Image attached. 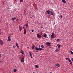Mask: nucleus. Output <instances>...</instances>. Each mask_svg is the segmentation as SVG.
<instances>
[{"label": "nucleus", "mask_w": 73, "mask_h": 73, "mask_svg": "<svg viewBox=\"0 0 73 73\" xmlns=\"http://www.w3.org/2000/svg\"><path fill=\"white\" fill-rule=\"evenodd\" d=\"M19 28H20V27H21V26H20V25H19Z\"/></svg>", "instance_id": "37"}, {"label": "nucleus", "mask_w": 73, "mask_h": 73, "mask_svg": "<svg viewBox=\"0 0 73 73\" xmlns=\"http://www.w3.org/2000/svg\"><path fill=\"white\" fill-rule=\"evenodd\" d=\"M46 12H47L48 14L50 15V11H49V10H47V11H46Z\"/></svg>", "instance_id": "7"}, {"label": "nucleus", "mask_w": 73, "mask_h": 73, "mask_svg": "<svg viewBox=\"0 0 73 73\" xmlns=\"http://www.w3.org/2000/svg\"><path fill=\"white\" fill-rule=\"evenodd\" d=\"M17 48H18L19 49L20 48L19 47V46L18 44V46H17Z\"/></svg>", "instance_id": "32"}, {"label": "nucleus", "mask_w": 73, "mask_h": 73, "mask_svg": "<svg viewBox=\"0 0 73 73\" xmlns=\"http://www.w3.org/2000/svg\"><path fill=\"white\" fill-rule=\"evenodd\" d=\"M25 26H26V27H27L28 26V24L27 23L26 25H25Z\"/></svg>", "instance_id": "18"}, {"label": "nucleus", "mask_w": 73, "mask_h": 73, "mask_svg": "<svg viewBox=\"0 0 73 73\" xmlns=\"http://www.w3.org/2000/svg\"><path fill=\"white\" fill-rule=\"evenodd\" d=\"M18 43L17 42L16 43V46H17V47H18Z\"/></svg>", "instance_id": "21"}, {"label": "nucleus", "mask_w": 73, "mask_h": 73, "mask_svg": "<svg viewBox=\"0 0 73 73\" xmlns=\"http://www.w3.org/2000/svg\"><path fill=\"white\" fill-rule=\"evenodd\" d=\"M35 50H36V52H38V50H40V51L43 50V48H38L37 47H35Z\"/></svg>", "instance_id": "1"}, {"label": "nucleus", "mask_w": 73, "mask_h": 73, "mask_svg": "<svg viewBox=\"0 0 73 73\" xmlns=\"http://www.w3.org/2000/svg\"><path fill=\"white\" fill-rule=\"evenodd\" d=\"M46 36H47V35L46 34H45L44 35V38H46Z\"/></svg>", "instance_id": "17"}, {"label": "nucleus", "mask_w": 73, "mask_h": 73, "mask_svg": "<svg viewBox=\"0 0 73 73\" xmlns=\"http://www.w3.org/2000/svg\"><path fill=\"white\" fill-rule=\"evenodd\" d=\"M55 66H58V67H60V65L58 63H57V64H56Z\"/></svg>", "instance_id": "5"}, {"label": "nucleus", "mask_w": 73, "mask_h": 73, "mask_svg": "<svg viewBox=\"0 0 73 73\" xmlns=\"http://www.w3.org/2000/svg\"><path fill=\"white\" fill-rule=\"evenodd\" d=\"M35 47V46H32V50H33V49H34V48Z\"/></svg>", "instance_id": "19"}, {"label": "nucleus", "mask_w": 73, "mask_h": 73, "mask_svg": "<svg viewBox=\"0 0 73 73\" xmlns=\"http://www.w3.org/2000/svg\"><path fill=\"white\" fill-rule=\"evenodd\" d=\"M22 29V27H20V28H19V29L20 30V31H21Z\"/></svg>", "instance_id": "22"}, {"label": "nucleus", "mask_w": 73, "mask_h": 73, "mask_svg": "<svg viewBox=\"0 0 73 73\" xmlns=\"http://www.w3.org/2000/svg\"><path fill=\"white\" fill-rule=\"evenodd\" d=\"M70 52H71V53L72 54H73V52H72V51L71 50L70 51Z\"/></svg>", "instance_id": "24"}, {"label": "nucleus", "mask_w": 73, "mask_h": 73, "mask_svg": "<svg viewBox=\"0 0 73 73\" xmlns=\"http://www.w3.org/2000/svg\"><path fill=\"white\" fill-rule=\"evenodd\" d=\"M24 33L25 34H26L27 33V32H26V29H24Z\"/></svg>", "instance_id": "9"}, {"label": "nucleus", "mask_w": 73, "mask_h": 73, "mask_svg": "<svg viewBox=\"0 0 73 73\" xmlns=\"http://www.w3.org/2000/svg\"><path fill=\"white\" fill-rule=\"evenodd\" d=\"M65 59H66V60H68V58H66Z\"/></svg>", "instance_id": "35"}, {"label": "nucleus", "mask_w": 73, "mask_h": 73, "mask_svg": "<svg viewBox=\"0 0 73 73\" xmlns=\"http://www.w3.org/2000/svg\"><path fill=\"white\" fill-rule=\"evenodd\" d=\"M18 20V18L17 19H16V21H17Z\"/></svg>", "instance_id": "33"}, {"label": "nucleus", "mask_w": 73, "mask_h": 73, "mask_svg": "<svg viewBox=\"0 0 73 73\" xmlns=\"http://www.w3.org/2000/svg\"><path fill=\"white\" fill-rule=\"evenodd\" d=\"M62 2L63 3H66V2L65 0H62Z\"/></svg>", "instance_id": "12"}, {"label": "nucleus", "mask_w": 73, "mask_h": 73, "mask_svg": "<svg viewBox=\"0 0 73 73\" xmlns=\"http://www.w3.org/2000/svg\"><path fill=\"white\" fill-rule=\"evenodd\" d=\"M68 60L70 63V64L71 65H72V62L71 61L70 59H68Z\"/></svg>", "instance_id": "6"}, {"label": "nucleus", "mask_w": 73, "mask_h": 73, "mask_svg": "<svg viewBox=\"0 0 73 73\" xmlns=\"http://www.w3.org/2000/svg\"><path fill=\"white\" fill-rule=\"evenodd\" d=\"M31 31H32V32H33L34 30H31Z\"/></svg>", "instance_id": "39"}, {"label": "nucleus", "mask_w": 73, "mask_h": 73, "mask_svg": "<svg viewBox=\"0 0 73 73\" xmlns=\"http://www.w3.org/2000/svg\"><path fill=\"white\" fill-rule=\"evenodd\" d=\"M41 47L42 48H44L45 47L44 46V45H41Z\"/></svg>", "instance_id": "13"}, {"label": "nucleus", "mask_w": 73, "mask_h": 73, "mask_svg": "<svg viewBox=\"0 0 73 73\" xmlns=\"http://www.w3.org/2000/svg\"><path fill=\"white\" fill-rule=\"evenodd\" d=\"M42 28H43V27H41Z\"/></svg>", "instance_id": "45"}, {"label": "nucleus", "mask_w": 73, "mask_h": 73, "mask_svg": "<svg viewBox=\"0 0 73 73\" xmlns=\"http://www.w3.org/2000/svg\"><path fill=\"white\" fill-rule=\"evenodd\" d=\"M60 17H61V18H62V19L63 16L62 15H61Z\"/></svg>", "instance_id": "29"}, {"label": "nucleus", "mask_w": 73, "mask_h": 73, "mask_svg": "<svg viewBox=\"0 0 73 73\" xmlns=\"http://www.w3.org/2000/svg\"><path fill=\"white\" fill-rule=\"evenodd\" d=\"M71 60L73 62V58H72Z\"/></svg>", "instance_id": "34"}, {"label": "nucleus", "mask_w": 73, "mask_h": 73, "mask_svg": "<svg viewBox=\"0 0 73 73\" xmlns=\"http://www.w3.org/2000/svg\"><path fill=\"white\" fill-rule=\"evenodd\" d=\"M16 19V17H14V18H12L11 20L14 21V20Z\"/></svg>", "instance_id": "14"}, {"label": "nucleus", "mask_w": 73, "mask_h": 73, "mask_svg": "<svg viewBox=\"0 0 73 73\" xmlns=\"http://www.w3.org/2000/svg\"><path fill=\"white\" fill-rule=\"evenodd\" d=\"M17 71V70L16 69H14V72H16Z\"/></svg>", "instance_id": "26"}, {"label": "nucleus", "mask_w": 73, "mask_h": 73, "mask_svg": "<svg viewBox=\"0 0 73 73\" xmlns=\"http://www.w3.org/2000/svg\"><path fill=\"white\" fill-rule=\"evenodd\" d=\"M55 22H54L53 25H55Z\"/></svg>", "instance_id": "38"}, {"label": "nucleus", "mask_w": 73, "mask_h": 73, "mask_svg": "<svg viewBox=\"0 0 73 73\" xmlns=\"http://www.w3.org/2000/svg\"><path fill=\"white\" fill-rule=\"evenodd\" d=\"M50 13H51L52 16H53V13L52 12V11H50Z\"/></svg>", "instance_id": "23"}, {"label": "nucleus", "mask_w": 73, "mask_h": 73, "mask_svg": "<svg viewBox=\"0 0 73 73\" xmlns=\"http://www.w3.org/2000/svg\"><path fill=\"white\" fill-rule=\"evenodd\" d=\"M3 44H4V42L1 39H0V44L3 45Z\"/></svg>", "instance_id": "2"}, {"label": "nucleus", "mask_w": 73, "mask_h": 73, "mask_svg": "<svg viewBox=\"0 0 73 73\" xmlns=\"http://www.w3.org/2000/svg\"><path fill=\"white\" fill-rule=\"evenodd\" d=\"M22 52H23V50H21V51H20V53H22Z\"/></svg>", "instance_id": "31"}, {"label": "nucleus", "mask_w": 73, "mask_h": 73, "mask_svg": "<svg viewBox=\"0 0 73 73\" xmlns=\"http://www.w3.org/2000/svg\"><path fill=\"white\" fill-rule=\"evenodd\" d=\"M29 54H30V56L31 57V55H32L31 53V52H29Z\"/></svg>", "instance_id": "25"}, {"label": "nucleus", "mask_w": 73, "mask_h": 73, "mask_svg": "<svg viewBox=\"0 0 73 73\" xmlns=\"http://www.w3.org/2000/svg\"><path fill=\"white\" fill-rule=\"evenodd\" d=\"M1 56V54H0V57Z\"/></svg>", "instance_id": "42"}, {"label": "nucleus", "mask_w": 73, "mask_h": 73, "mask_svg": "<svg viewBox=\"0 0 73 73\" xmlns=\"http://www.w3.org/2000/svg\"><path fill=\"white\" fill-rule=\"evenodd\" d=\"M21 62H24V58H22L21 60Z\"/></svg>", "instance_id": "10"}, {"label": "nucleus", "mask_w": 73, "mask_h": 73, "mask_svg": "<svg viewBox=\"0 0 73 73\" xmlns=\"http://www.w3.org/2000/svg\"><path fill=\"white\" fill-rule=\"evenodd\" d=\"M47 44L48 45L50 46V44L49 42H47Z\"/></svg>", "instance_id": "16"}, {"label": "nucleus", "mask_w": 73, "mask_h": 73, "mask_svg": "<svg viewBox=\"0 0 73 73\" xmlns=\"http://www.w3.org/2000/svg\"><path fill=\"white\" fill-rule=\"evenodd\" d=\"M13 48H15V46H13Z\"/></svg>", "instance_id": "40"}, {"label": "nucleus", "mask_w": 73, "mask_h": 73, "mask_svg": "<svg viewBox=\"0 0 73 73\" xmlns=\"http://www.w3.org/2000/svg\"><path fill=\"white\" fill-rule=\"evenodd\" d=\"M55 26H56V25H55Z\"/></svg>", "instance_id": "47"}, {"label": "nucleus", "mask_w": 73, "mask_h": 73, "mask_svg": "<svg viewBox=\"0 0 73 73\" xmlns=\"http://www.w3.org/2000/svg\"><path fill=\"white\" fill-rule=\"evenodd\" d=\"M20 2L21 3V2H23V0H20Z\"/></svg>", "instance_id": "27"}, {"label": "nucleus", "mask_w": 73, "mask_h": 73, "mask_svg": "<svg viewBox=\"0 0 73 73\" xmlns=\"http://www.w3.org/2000/svg\"><path fill=\"white\" fill-rule=\"evenodd\" d=\"M57 46L58 47V48H60V46H61V45H60L59 44H57Z\"/></svg>", "instance_id": "11"}, {"label": "nucleus", "mask_w": 73, "mask_h": 73, "mask_svg": "<svg viewBox=\"0 0 73 73\" xmlns=\"http://www.w3.org/2000/svg\"><path fill=\"white\" fill-rule=\"evenodd\" d=\"M7 40L8 41H11V36H9V37H8Z\"/></svg>", "instance_id": "4"}, {"label": "nucleus", "mask_w": 73, "mask_h": 73, "mask_svg": "<svg viewBox=\"0 0 73 73\" xmlns=\"http://www.w3.org/2000/svg\"><path fill=\"white\" fill-rule=\"evenodd\" d=\"M35 67H36V68H38V65H35Z\"/></svg>", "instance_id": "15"}, {"label": "nucleus", "mask_w": 73, "mask_h": 73, "mask_svg": "<svg viewBox=\"0 0 73 73\" xmlns=\"http://www.w3.org/2000/svg\"><path fill=\"white\" fill-rule=\"evenodd\" d=\"M37 36L39 38H41V36H40V35L39 34H37Z\"/></svg>", "instance_id": "8"}, {"label": "nucleus", "mask_w": 73, "mask_h": 73, "mask_svg": "<svg viewBox=\"0 0 73 73\" xmlns=\"http://www.w3.org/2000/svg\"><path fill=\"white\" fill-rule=\"evenodd\" d=\"M4 4H5L4 3H3V5H4Z\"/></svg>", "instance_id": "41"}, {"label": "nucleus", "mask_w": 73, "mask_h": 73, "mask_svg": "<svg viewBox=\"0 0 73 73\" xmlns=\"http://www.w3.org/2000/svg\"><path fill=\"white\" fill-rule=\"evenodd\" d=\"M31 58H33V56H32V54L31 55Z\"/></svg>", "instance_id": "36"}, {"label": "nucleus", "mask_w": 73, "mask_h": 73, "mask_svg": "<svg viewBox=\"0 0 73 73\" xmlns=\"http://www.w3.org/2000/svg\"><path fill=\"white\" fill-rule=\"evenodd\" d=\"M23 54V55H25V54L24 53V51H22V54Z\"/></svg>", "instance_id": "30"}, {"label": "nucleus", "mask_w": 73, "mask_h": 73, "mask_svg": "<svg viewBox=\"0 0 73 73\" xmlns=\"http://www.w3.org/2000/svg\"><path fill=\"white\" fill-rule=\"evenodd\" d=\"M58 50L57 49V48H56V50H55V52H58Z\"/></svg>", "instance_id": "20"}, {"label": "nucleus", "mask_w": 73, "mask_h": 73, "mask_svg": "<svg viewBox=\"0 0 73 73\" xmlns=\"http://www.w3.org/2000/svg\"><path fill=\"white\" fill-rule=\"evenodd\" d=\"M60 41V39H57V40H56V41L58 42V41Z\"/></svg>", "instance_id": "28"}, {"label": "nucleus", "mask_w": 73, "mask_h": 73, "mask_svg": "<svg viewBox=\"0 0 73 73\" xmlns=\"http://www.w3.org/2000/svg\"><path fill=\"white\" fill-rule=\"evenodd\" d=\"M50 73H52V72H50Z\"/></svg>", "instance_id": "46"}, {"label": "nucleus", "mask_w": 73, "mask_h": 73, "mask_svg": "<svg viewBox=\"0 0 73 73\" xmlns=\"http://www.w3.org/2000/svg\"><path fill=\"white\" fill-rule=\"evenodd\" d=\"M33 73H35V72H33Z\"/></svg>", "instance_id": "43"}, {"label": "nucleus", "mask_w": 73, "mask_h": 73, "mask_svg": "<svg viewBox=\"0 0 73 73\" xmlns=\"http://www.w3.org/2000/svg\"><path fill=\"white\" fill-rule=\"evenodd\" d=\"M1 31V29H0V31Z\"/></svg>", "instance_id": "44"}, {"label": "nucleus", "mask_w": 73, "mask_h": 73, "mask_svg": "<svg viewBox=\"0 0 73 73\" xmlns=\"http://www.w3.org/2000/svg\"><path fill=\"white\" fill-rule=\"evenodd\" d=\"M54 33H52V35H51V38H54Z\"/></svg>", "instance_id": "3"}]
</instances>
